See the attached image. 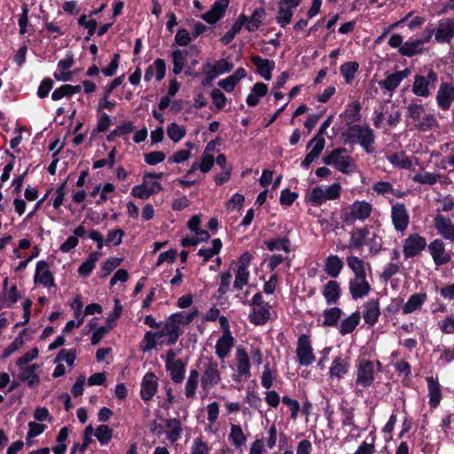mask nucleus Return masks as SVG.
Segmentation results:
<instances>
[{
  "mask_svg": "<svg viewBox=\"0 0 454 454\" xmlns=\"http://www.w3.org/2000/svg\"><path fill=\"white\" fill-rule=\"evenodd\" d=\"M39 350L37 348H34L28 352L25 353L21 357L17 359V366H27V364L38 356Z\"/></svg>",
  "mask_w": 454,
  "mask_h": 454,
  "instance_id": "69168bd1",
  "label": "nucleus"
},
{
  "mask_svg": "<svg viewBox=\"0 0 454 454\" xmlns=\"http://www.w3.org/2000/svg\"><path fill=\"white\" fill-rule=\"evenodd\" d=\"M200 385L203 390L208 391L220 383L221 370L219 364L213 357H206L202 362Z\"/></svg>",
  "mask_w": 454,
  "mask_h": 454,
  "instance_id": "39448f33",
  "label": "nucleus"
},
{
  "mask_svg": "<svg viewBox=\"0 0 454 454\" xmlns=\"http://www.w3.org/2000/svg\"><path fill=\"white\" fill-rule=\"evenodd\" d=\"M438 82L437 74L432 69L427 74H416L414 76L411 91L414 95L421 98H428L432 95Z\"/></svg>",
  "mask_w": 454,
  "mask_h": 454,
  "instance_id": "0eeeda50",
  "label": "nucleus"
},
{
  "mask_svg": "<svg viewBox=\"0 0 454 454\" xmlns=\"http://www.w3.org/2000/svg\"><path fill=\"white\" fill-rule=\"evenodd\" d=\"M123 234H124V232L121 229H115V230L109 231V233L106 236V246L120 245L121 243V239H122Z\"/></svg>",
  "mask_w": 454,
  "mask_h": 454,
  "instance_id": "680f3d73",
  "label": "nucleus"
},
{
  "mask_svg": "<svg viewBox=\"0 0 454 454\" xmlns=\"http://www.w3.org/2000/svg\"><path fill=\"white\" fill-rule=\"evenodd\" d=\"M199 383V372L196 370H192L189 373L188 379L185 383V396L192 398L195 395L196 389Z\"/></svg>",
  "mask_w": 454,
  "mask_h": 454,
  "instance_id": "a18cd8bd",
  "label": "nucleus"
},
{
  "mask_svg": "<svg viewBox=\"0 0 454 454\" xmlns=\"http://www.w3.org/2000/svg\"><path fill=\"white\" fill-rule=\"evenodd\" d=\"M368 235L369 230L367 227L356 228L351 231L348 245L344 246L343 248L348 247L350 250L361 248Z\"/></svg>",
  "mask_w": 454,
  "mask_h": 454,
  "instance_id": "cd10ccee",
  "label": "nucleus"
},
{
  "mask_svg": "<svg viewBox=\"0 0 454 454\" xmlns=\"http://www.w3.org/2000/svg\"><path fill=\"white\" fill-rule=\"evenodd\" d=\"M20 298V294L18 293L17 286H12L4 294V305L8 308L12 307Z\"/></svg>",
  "mask_w": 454,
  "mask_h": 454,
  "instance_id": "052dcab7",
  "label": "nucleus"
},
{
  "mask_svg": "<svg viewBox=\"0 0 454 454\" xmlns=\"http://www.w3.org/2000/svg\"><path fill=\"white\" fill-rule=\"evenodd\" d=\"M432 35L433 31L428 30L427 35L423 38L405 42L399 50L400 53L403 56L411 57L415 54L421 52L423 50L424 43L430 40Z\"/></svg>",
  "mask_w": 454,
  "mask_h": 454,
  "instance_id": "a211bd4d",
  "label": "nucleus"
},
{
  "mask_svg": "<svg viewBox=\"0 0 454 454\" xmlns=\"http://www.w3.org/2000/svg\"><path fill=\"white\" fill-rule=\"evenodd\" d=\"M380 315V302L378 300L371 299L364 304L363 318L367 325H374Z\"/></svg>",
  "mask_w": 454,
  "mask_h": 454,
  "instance_id": "412c9836",
  "label": "nucleus"
},
{
  "mask_svg": "<svg viewBox=\"0 0 454 454\" xmlns=\"http://www.w3.org/2000/svg\"><path fill=\"white\" fill-rule=\"evenodd\" d=\"M159 334L158 332H146L141 342L140 349L143 352H147L154 348L157 345V340L161 339Z\"/></svg>",
  "mask_w": 454,
  "mask_h": 454,
  "instance_id": "09e8293b",
  "label": "nucleus"
},
{
  "mask_svg": "<svg viewBox=\"0 0 454 454\" xmlns=\"http://www.w3.org/2000/svg\"><path fill=\"white\" fill-rule=\"evenodd\" d=\"M157 377L153 372H148L144 376L140 395L144 401H150L157 391Z\"/></svg>",
  "mask_w": 454,
  "mask_h": 454,
  "instance_id": "6ab92c4d",
  "label": "nucleus"
},
{
  "mask_svg": "<svg viewBox=\"0 0 454 454\" xmlns=\"http://www.w3.org/2000/svg\"><path fill=\"white\" fill-rule=\"evenodd\" d=\"M296 355L298 362L301 365L308 366L315 362L316 357L313 354V349L310 344L309 337L306 334H301L298 339Z\"/></svg>",
  "mask_w": 454,
  "mask_h": 454,
  "instance_id": "9d476101",
  "label": "nucleus"
},
{
  "mask_svg": "<svg viewBox=\"0 0 454 454\" xmlns=\"http://www.w3.org/2000/svg\"><path fill=\"white\" fill-rule=\"evenodd\" d=\"M325 142L319 140L314 141L312 138L307 145V149L311 148V151L305 156V159L301 161V166L308 168L310 164L318 158L325 147Z\"/></svg>",
  "mask_w": 454,
  "mask_h": 454,
  "instance_id": "bb28decb",
  "label": "nucleus"
},
{
  "mask_svg": "<svg viewBox=\"0 0 454 454\" xmlns=\"http://www.w3.org/2000/svg\"><path fill=\"white\" fill-rule=\"evenodd\" d=\"M428 250L434 260V262L437 266L444 265L448 263L451 259L450 254L445 250V245L443 241L440 239L433 240L428 245Z\"/></svg>",
  "mask_w": 454,
  "mask_h": 454,
  "instance_id": "2eb2a0df",
  "label": "nucleus"
},
{
  "mask_svg": "<svg viewBox=\"0 0 454 454\" xmlns=\"http://www.w3.org/2000/svg\"><path fill=\"white\" fill-rule=\"evenodd\" d=\"M158 333H160L159 335L160 338L165 337L164 340L159 342L160 344L171 346L177 341L179 336L183 333V331L180 329L179 325L172 318V317L169 316L166 320L163 328L159 331Z\"/></svg>",
  "mask_w": 454,
  "mask_h": 454,
  "instance_id": "9b49d317",
  "label": "nucleus"
},
{
  "mask_svg": "<svg viewBox=\"0 0 454 454\" xmlns=\"http://www.w3.org/2000/svg\"><path fill=\"white\" fill-rule=\"evenodd\" d=\"M349 370L348 359L337 356L333 359L330 367V376L332 378H342Z\"/></svg>",
  "mask_w": 454,
  "mask_h": 454,
  "instance_id": "c756f323",
  "label": "nucleus"
},
{
  "mask_svg": "<svg viewBox=\"0 0 454 454\" xmlns=\"http://www.w3.org/2000/svg\"><path fill=\"white\" fill-rule=\"evenodd\" d=\"M428 393H429V403L431 407L435 408L442 397L440 384L433 377L427 378Z\"/></svg>",
  "mask_w": 454,
  "mask_h": 454,
  "instance_id": "f704fd0d",
  "label": "nucleus"
},
{
  "mask_svg": "<svg viewBox=\"0 0 454 454\" xmlns=\"http://www.w3.org/2000/svg\"><path fill=\"white\" fill-rule=\"evenodd\" d=\"M99 258V254L97 252L91 253L89 257L83 262L78 269V272L81 276L87 277L90 274L92 270L95 268V264Z\"/></svg>",
  "mask_w": 454,
  "mask_h": 454,
  "instance_id": "de8ad7c7",
  "label": "nucleus"
},
{
  "mask_svg": "<svg viewBox=\"0 0 454 454\" xmlns=\"http://www.w3.org/2000/svg\"><path fill=\"white\" fill-rule=\"evenodd\" d=\"M249 279L248 269L238 268L236 271L235 280L233 287L237 290H241L245 286L247 285Z\"/></svg>",
  "mask_w": 454,
  "mask_h": 454,
  "instance_id": "603ef678",
  "label": "nucleus"
},
{
  "mask_svg": "<svg viewBox=\"0 0 454 454\" xmlns=\"http://www.w3.org/2000/svg\"><path fill=\"white\" fill-rule=\"evenodd\" d=\"M234 346V338L231 333L223 334L222 337L217 340L215 345V353L217 356L224 362V359L229 356L231 349Z\"/></svg>",
  "mask_w": 454,
  "mask_h": 454,
  "instance_id": "b1692460",
  "label": "nucleus"
},
{
  "mask_svg": "<svg viewBox=\"0 0 454 454\" xmlns=\"http://www.w3.org/2000/svg\"><path fill=\"white\" fill-rule=\"evenodd\" d=\"M358 69L356 62H347L340 67V73L347 83H350Z\"/></svg>",
  "mask_w": 454,
  "mask_h": 454,
  "instance_id": "4d7b16f0",
  "label": "nucleus"
},
{
  "mask_svg": "<svg viewBox=\"0 0 454 454\" xmlns=\"http://www.w3.org/2000/svg\"><path fill=\"white\" fill-rule=\"evenodd\" d=\"M167 133L168 137L173 142H179L186 133V130L184 127L177 125L176 123H171L168 125L167 129Z\"/></svg>",
  "mask_w": 454,
  "mask_h": 454,
  "instance_id": "5fc2aeb1",
  "label": "nucleus"
},
{
  "mask_svg": "<svg viewBox=\"0 0 454 454\" xmlns=\"http://www.w3.org/2000/svg\"><path fill=\"white\" fill-rule=\"evenodd\" d=\"M222 248V241L220 239H215L212 241V248L200 249L198 254L202 256L204 262L211 259L215 254H217Z\"/></svg>",
  "mask_w": 454,
  "mask_h": 454,
  "instance_id": "3c124183",
  "label": "nucleus"
},
{
  "mask_svg": "<svg viewBox=\"0 0 454 454\" xmlns=\"http://www.w3.org/2000/svg\"><path fill=\"white\" fill-rule=\"evenodd\" d=\"M270 317L269 306L267 304L254 306L253 311L249 315L251 322L255 325H262L268 321Z\"/></svg>",
  "mask_w": 454,
  "mask_h": 454,
  "instance_id": "c9c22d12",
  "label": "nucleus"
},
{
  "mask_svg": "<svg viewBox=\"0 0 454 454\" xmlns=\"http://www.w3.org/2000/svg\"><path fill=\"white\" fill-rule=\"evenodd\" d=\"M152 176L151 175H145L142 184L134 186L131 194L136 198L146 200L151 195L161 191V184L156 180H152Z\"/></svg>",
  "mask_w": 454,
  "mask_h": 454,
  "instance_id": "1a4fd4ad",
  "label": "nucleus"
},
{
  "mask_svg": "<svg viewBox=\"0 0 454 454\" xmlns=\"http://www.w3.org/2000/svg\"><path fill=\"white\" fill-rule=\"evenodd\" d=\"M166 369L169 372L170 379L174 383H181L184 380L185 374V364L181 359L166 365Z\"/></svg>",
  "mask_w": 454,
  "mask_h": 454,
  "instance_id": "72a5a7b5",
  "label": "nucleus"
},
{
  "mask_svg": "<svg viewBox=\"0 0 454 454\" xmlns=\"http://www.w3.org/2000/svg\"><path fill=\"white\" fill-rule=\"evenodd\" d=\"M323 296L328 305L337 303L340 296V284L336 280L327 282L323 290Z\"/></svg>",
  "mask_w": 454,
  "mask_h": 454,
  "instance_id": "c85d7f7f",
  "label": "nucleus"
},
{
  "mask_svg": "<svg viewBox=\"0 0 454 454\" xmlns=\"http://www.w3.org/2000/svg\"><path fill=\"white\" fill-rule=\"evenodd\" d=\"M166 427L168 429L167 433L168 439L171 442H176L180 438L182 433V427L180 421L176 419H168L166 421Z\"/></svg>",
  "mask_w": 454,
  "mask_h": 454,
  "instance_id": "79ce46f5",
  "label": "nucleus"
},
{
  "mask_svg": "<svg viewBox=\"0 0 454 454\" xmlns=\"http://www.w3.org/2000/svg\"><path fill=\"white\" fill-rule=\"evenodd\" d=\"M342 311L338 307H333L331 309H327L324 310L323 317V325L325 326H335L340 317H341Z\"/></svg>",
  "mask_w": 454,
  "mask_h": 454,
  "instance_id": "ea45409f",
  "label": "nucleus"
},
{
  "mask_svg": "<svg viewBox=\"0 0 454 454\" xmlns=\"http://www.w3.org/2000/svg\"><path fill=\"white\" fill-rule=\"evenodd\" d=\"M82 90L81 85H70L65 84L56 89L52 94L51 98L53 100H59L64 97H71L73 94L79 93Z\"/></svg>",
  "mask_w": 454,
  "mask_h": 454,
  "instance_id": "58836bf2",
  "label": "nucleus"
},
{
  "mask_svg": "<svg viewBox=\"0 0 454 454\" xmlns=\"http://www.w3.org/2000/svg\"><path fill=\"white\" fill-rule=\"evenodd\" d=\"M343 269V262L337 255H329L325 263L324 270L331 278H337Z\"/></svg>",
  "mask_w": 454,
  "mask_h": 454,
  "instance_id": "7c9ffc66",
  "label": "nucleus"
},
{
  "mask_svg": "<svg viewBox=\"0 0 454 454\" xmlns=\"http://www.w3.org/2000/svg\"><path fill=\"white\" fill-rule=\"evenodd\" d=\"M427 247V241L424 237L419 234H411L405 239L403 243V254L406 258H411L418 255Z\"/></svg>",
  "mask_w": 454,
  "mask_h": 454,
  "instance_id": "ddd939ff",
  "label": "nucleus"
},
{
  "mask_svg": "<svg viewBox=\"0 0 454 454\" xmlns=\"http://www.w3.org/2000/svg\"><path fill=\"white\" fill-rule=\"evenodd\" d=\"M434 36L438 43H450L454 37V17L442 20Z\"/></svg>",
  "mask_w": 454,
  "mask_h": 454,
  "instance_id": "f3484780",
  "label": "nucleus"
},
{
  "mask_svg": "<svg viewBox=\"0 0 454 454\" xmlns=\"http://www.w3.org/2000/svg\"><path fill=\"white\" fill-rule=\"evenodd\" d=\"M75 358L76 352L74 349H61L56 357V361H65L67 364L73 365Z\"/></svg>",
  "mask_w": 454,
  "mask_h": 454,
  "instance_id": "0e129e2a",
  "label": "nucleus"
},
{
  "mask_svg": "<svg viewBox=\"0 0 454 454\" xmlns=\"http://www.w3.org/2000/svg\"><path fill=\"white\" fill-rule=\"evenodd\" d=\"M391 217L395 228L397 231H404L409 223V215L406 207L402 203H396L392 207Z\"/></svg>",
  "mask_w": 454,
  "mask_h": 454,
  "instance_id": "dca6fc26",
  "label": "nucleus"
},
{
  "mask_svg": "<svg viewBox=\"0 0 454 454\" xmlns=\"http://www.w3.org/2000/svg\"><path fill=\"white\" fill-rule=\"evenodd\" d=\"M437 106L443 111L449 110L454 102V86L450 82H442L435 97Z\"/></svg>",
  "mask_w": 454,
  "mask_h": 454,
  "instance_id": "4468645a",
  "label": "nucleus"
},
{
  "mask_svg": "<svg viewBox=\"0 0 454 454\" xmlns=\"http://www.w3.org/2000/svg\"><path fill=\"white\" fill-rule=\"evenodd\" d=\"M410 73L411 71L407 68L395 72L388 74L383 81H380L379 84L381 88H384L388 91H393L399 86L401 82L410 74Z\"/></svg>",
  "mask_w": 454,
  "mask_h": 454,
  "instance_id": "5701e85b",
  "label": "nucleus"
},
{
  "mask_svg": "<svg viewBox=\"0 0 454 454\" xmlns=\"http://www.w3.org/2000/svg\"><path fill=\"white\" fill-rule=\"evenodd\" d=\"M367 245L369 247V251L372 255L377 254L382 248V240L381 238L373 233V235L368 239Z\"/></svg>",
  "mask_w": 454,
  "mask_h": 454,
  "instance_id": "e2e57ef3",
  "label": "nucleus"
},
{
  "mask_svg": "<svg viewBox=\"0 0 454 454\" xmlns=\"http://www.w3.org/2000/svg\"><path fill=\"white\" fill-rule=\"evenodd\" d=\"M95 436L101 445H105L110 442L113 436V431L107 425H100L95 432Z\"/></svg>",
  "mask_w": 454,
  "mask_h": 454,
  "instance_id": "864d4df0",
  "label": "nucleus"
},
{
  "mask_svg": "<svg viewBox=\"0 0 454 454\" xmlns=\"http://www.w3.org/2000/svg\"><path fill=\"white\" fill-rule=\"evenodd\" d=\"M427 299L426 294H416L411 295L402 309L404 314H409L419 309Z\"/></svg>",
  "mask_w": 454,
  "mask_h": 454,
  "instance_id": "4c0bfd02",
  "label": "nucleus"
},
{
  "mask_svg": "<svg viewBox=\"0 0 454 454\" xmlns=\"http://www.w3.org/2000/svg\"><path fill=\"white\" fill-rule=\"evenodd\" d=\"M346 149L337 148L333 150L327 156L323 158V162L326 165H333L334 168L345 174L354 170L353 159L348 155H344Z\"/></svg>",
  "mask_w": 454,
  "mask_h": 454,
  "instance_id": "6e6552de",
  "label": "nucleus"
},
{
  "mask_svg": "<svg viewBox=\"0 0 454 454\" xmlns=\"http://www.w3.org/2000/svg\"><path fill=\"white\" fill-rule=\"evenodd\" d=\"M408 117L412 120L413 127L420 132H427L439 128V122L434 114L427 113L423 105L410 104L407 106Z\"/></svg>",
  "mask_w": 454,
  "mask_h": 454,
  "instance_id": "f03ea898",
  "label": "nucleus"
},
{
  "mask_svg": "<svg viewBox=\"0 0 454 454\" xmlns=\"http://www.w3.org/2000/svg\"><path fill=\"white\" fill-rule=\"evenodd\" d=\"M434 225L440 236L451 243L454 242V223L450 217L437 213L434 218Z\"/></svg>",
  "mask_w": 454,
  "mask_h": 454,
  "instance_id": "f8f14e48",
  "label": "nucleus"
},
{
  "mask_svg": "<svg viewBox=\"0 0 454 454\" xmlns=\"http://www.w3.org/2000/svg\"><path fill=\"white\" fill-rule=\"evenodd\" d=\"M442 177V176L438 173L423 172V173L416 174L412 177V180L415 183H419L421 184L434 185L438 181H440Z\"/></svg>",
  "mask_w": 454,
  "mask_h": 454,
  "instance_id": "c03bdc74",
  "label": "nucleus"
},
{
  "mask_svg": "<svg viewBox=\"0 0 454 454\" xmlns=\"http://www.w3.org/2000/svg\"><path fill=\"white\" fill-rule=\"evenodd\" d=\"M387 159H388L389 162L395 167H398L403 169H411V166H412L411 160L403 153H394V154L388 156Z\"/></svg>",
  "mask_w": 454,
  "mask_h": 454,
  "instance_id": "49530a36",
  "label": "nucleus"
},
{
  "mask_svg": "<svg viewBox=\"0 0 454 454\" xmlns=\"http://www.w3.org/2000/svg\"><path fill=\"white\" fill-rule=\"evenodd\" d=\"M347 264L354 273V277L348 282V290L354 300L367 296L371 292V285L366 278L365 262L357 256L349 255Z\"/></svg>",
  "mask_w": 454,
  "mask_h": 454,
  "instance_id": "f257e3e1",
  "label": "nucleus"
},
{
  "mask_svg": "<svg viewBox=\"0 0 454 454\" xmlns=\"http://www.w3.org/2000/svg\"><path fill=\"white\" fill-rule=\"evenodd\" d=\"M347 137L352 142H357L369 153L373 152L375 136L368 125L354 124L346 132Z\"/></svg>",
  "mask_w": 454,
  "mask_h": 454,
  "instance_id": "20e7f679",
  "label": "nucleus"
},
{
  "mask_svg": "<svg viewBox=\"0 0 454 454\" xmlns=\"http://www.w3.org/2000/svg\"><path fill=\"white\" fill-rule=\"evenodd\" d=\"M307 200L313 205L319 206L323 204L325 200V197L324 196L323 189L321 187L313 188L307 194Z\"/></svg>",
  "mask_w": 454,
  "mask_h": 454,
  "instance_id": "bf43d9fd",
  "label": "nucleus"
},
{
  "mask_svg": "<svg viewBox=\"0 0 454 454\" xmlns=\"http://www.w3.org/2000/svg\"><path fill=\"white\" fill-rule=\"evenodd\" d=\"M359 322L360 313L358 311H356L341 321L340 325V333L342 335H346L352 333L358 325Z\"/></svg>",
  "mask_w": 454,
  "mask_h": 454,
  "instance_id": "e433bc0d",
  "label": "nucleus"
},
{
  "mask_svg": "<svg viewBox=\"0 0 454 454\" xmlns=\"http://www.w3.org/2000/svg\"><path fill=\"white\" fill-rule=\"evenodd\" d=\"M251 61L256 67L259 74L266 81L271 79V73L275 67V62L259 56H252Z\"/></svg>",
  "mask_w": 454,
  "mask_h": 454,
  "instance_id": "393cba45",
  "label": "nucleus"
},
{
  "mask_svg": "<svg viewBox=\"0 0 454 454\" xmlns=\"http://www.w3.org/2000/svg\"><path fill=\"white\" fill-rule=\"evenodd\" d=\"M346 116L351 122H356L360 120V105L354 102L349 105L346 110Z\"/></svg>",
  "mask_w": 454,
  "mask_h": 454,
  "instance_id": "338daca9",
  "label": "nucleus"
},
{
  "mask_svg": "<svg viewBox=\"0 0 454 454\" xmlns=\"http://www.w3.org/2000/svg\"><path fill=\"white\" fill-rule=\"evenodd\" d=\"M199 310L197 309H192L190 312H177L170 315L172 318L176 322V324L180 326L187 325L193 321V319L198 316Z\"/></svg>",
  "mask_w": 454,
  "mask_h": 454,
  "instance_id": "8fccbe9b",
  "label": "nucleus"
},
{
  "mask_svg": "<svg viewBox=\"0 0 454 454\" xmlns=\"http://www.w3.org/2000/svg\"><path fill=\"white\" fill-rule=\"evenodd\" d=\"M228 0H218L215 2L212 8L202 15V19L207 23L213 24L219 20L228 6Z\"/></svg>",
  "mask_w": 454,
  "mask_h": 454,
  "instance_id": "a878e982",
  "label": "nucleus"
},
{
  "mask_svg": "<svg viewBox=\"0 0 454 454\" xmlns=\"http://www.w3.org/2000/svg\"><path fill=\"white\" fill-rule=\"evenodd\" d=\"M289 240L287 238H281L278 239H270L266 240L264 242L267 248L270 251L277 250V249H283L286 253H289V246H288Z\"/></svg>",
  "mask_w": 454,
  "mask_h": 454,
  "instance_id": "6e6d98bb",
  "label": "nucleus"
},
{
  "mask_svg": "<svg viewBox=\"0 0 454 454\" xmlns=\"http://www.w3.org/2000/svg\"><path fill=\"white\" fill-rule=\"evenodd\" d=\"M187 55V51H182L181 50L172 51L173 73L175 74H179L183 71Z\"/></svg>",
  "mask_w": 454,
  "mask_h": 454,
  "instance_id": "37998d69",
  "label": "nucleus"
},
{
  "mask_svg": "<svg viewBox=\"0 0 454 454\" xmlns=\"http://www.w3.org/2000/svg\"><path fill=\"white\" fill-rule=\"evenodd\" d=\"M381 370L380 362L377 361L374 364L368 359H361L356 364V386L357 387L368 388L371 387L375 380L376 371Z\"/></svg>",
  "mask_w": 454,
  "mask_h": 454,
  "instance_id": "7ed1b4c3",
  "label": "nucleus"
},
{
  "mask_svg": "<svg viewBox=\"0 0 454 454\" xmlns=\"http://www.w3.org/2000/svg\"><path fill=\"white\" fill-rule=\"evenodd\" d=\"M372 206L364 200L354 201L347 210L341 214V220L348 225L354 224L356 221L364 222L370 217Z\"/></svg>",
  "mask_w": 454,
  "mask_h": 454,
  "instance_id": "423d86ee",
  "label": "nucleus"
},
{
  "mask_svg": "<svg viewBox=\"0 0 454 454\" xmlns=\"http://www.w3.org/2000/svg\"><path fill=\"white\" fill-rule=\"evenodd\" d=\"M208 446L201 438H196L192 445L190 454H208Z\"/></svg>",
  "mask_w": 454,
  "mask_h": 454,
  "instance_id": "774afa93",
  "label": "nucleus"
},
{
  "mask_svg": "<svg viewBox=\"0 0 454 454\" xmlns=\"http://www.w3.org/2000/svg\"><path fill=\"white\" fill-rule=\"evenodd\" d=\"M293 13V10L289 9L286 6H283L281 4H279V9L277 15L278 23L282 27H286L287 24L290 23Z\"/></svg>",
  "mask_w": 454,
  "mask_h": 454,
  "instance_id": "13d9d810",
  "label": "nucleus"
},
{
  "mask_svg": "<svg viewBox=\"0 0 454 454\" xmlns=\"http://www.w3.org/2000/svg\"><path fill=\"white\" fill-rule=\"evenodd\" d=\"M19 368L20 371L18 376L20 380L26 382L30 387L39 384L40 376L36 373L39 369L38 364H33L27 366H19Z\"/></svg>",
  "mask_w": 454,
  "mask_h": 454,
  "instance_id": "aec40b11",
  "label": "nucleus"
},
{
  "mask_svg": "<svg viewBox=\"0 0 454 454\" xmlns=\"http://www.w3.org/2000/svg\"><path fill=\"white\" fill-rule=\"evenodd\" d=\"M236 356L239 374L248 378L250 376V363L247 353L243 348H238Z\"/></svg>",
  "mask_w": 454,
  "mask_h": 454,
  "instance_id": "473e14b6",
  "label": "nucleus"
},
{
  "mask_svg": "<svg viewBox=\"0 0 454 454\" xmlns=\"http://www.w3.org/2000/svg\"><path fill=\"white\" fill-rule=\"evenodd\" d=\"M229 439L236 448H240L247 442V436L239 425L232 424L231 426V433Z\"/></svg>",
  "mask_w": 454,
  "mask_h": 454,
  "instance_id": "a19ab883",
  "label": "nucleus"
},
{
  "mask_svg": "<svg viewBox=\"0 0 454 454\" xmlns=\"http://www.w3.org/2000/svg\"><path fill=\"white\" fill-rule=\"evenodd\" d=\"M35 282H38L44 286H54V278L49 270V264L45 261H39L36 263Z\"/></svg>",
  "mask_w": 454,
  "mask_h": 454,
  "instance_id": "4be33fe9",
  "label": "nucleus"
},
{
  "mask_svg": "<svg viewBox=\"0 0 454 454\" xmlns=\"http://www.w3.org/2000/svg\"><path fill=\"white\" fill-rule=\"evenodd\" d=\"M265 15L266 12L263 8L254 9L250 17L246 16V29L248 30L249 32H254L257 30L260 27L261 24L262 23Z\"/></svg>",
  "mask_w": 454,
  "mask_h": 454,
  "instance_id": "2f4dec72",
  "label": "nucleus"
}]
</instances>
